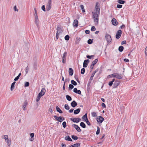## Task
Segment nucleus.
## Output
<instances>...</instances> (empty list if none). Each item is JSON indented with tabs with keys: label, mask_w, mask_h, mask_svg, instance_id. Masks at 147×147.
Returning <instances> with one entry per match:
<instances>
[{
	"label": "nucleus",
	"mask_w": 147,
	"mask_h": 147,
	"mask_svg": "<svg viewBox=\"0 0 147 147\" xmlns=\"http://www.w3.org/2000/svg\"><path fill=\"white\" fill-rule=\"evenodd\" d=\"M100 7L97 5V3L96 5L95 12L93 13V18L95 25H97L98 22V15L100 14Z\"/></svg>",
	"instance_id": "f257e3e1"
},
{
	"label": "nucleus",
	"mask_w": 147,
	"mask_h": 147,
	"mask_svg": "<svg viewBox=\"0 0 147 147\" xmlns=\"http://www.w3.org/2000/svg\"><path fill=\"white\" fill-rule=\"evenodd\" d=\"M112 76L113 77L118 79H121L122 78V76L121 74H119L118 73H115L109 75V76Z\"/></svg>",
	"instance_id": "f03ea898"
},
{
	"label": "nucleus",
	"mask_w": 147,
	"mask_h": 147,
	"mask_svg": "<svg viewBox=\"0 0 147 147\" xmlns=\"http://www.w3.org/2000/svg\"><path fill=\"white\" fill-rule=\"evenodd\" d=\"M105 37L108 43H109L111 42L112 39L110 35L106 33Z\"/></svg>",
	"instance_id": "7ed1b4c3"
},
{
	"label": "nucleus",
	"mask_w": 147,
	"mask_h": 147,
	"mask_svg": "<svg viewBox=\"0 0 147 147\" xmlns=\"http://www.w3.org/2000/svg\"><path fill=\"white\" fill-rule=\"evenodd\" d=\"M51 0H49L46 6L47 11H49L51 9Z\"/></svg>",
	"instance_id": "20e7f679"
},
{
	"label": "nucleus",
	"mask_w": 147,
	"mask_h": 147,
	"mask_svg": "<svg viewBox=\"0 0 147 147\" xmlns=\"http://www.w3.org/2000/svg\"><path fill=\"white\" fill-rule=\"evenodd\" d=\"M54 117L57 121L61 122L64 119V118H62L61 116L58 117L56 116H54Z\"/></svg>",
	"instance_id": "39448f33"
},
{
	"label": "nucleus",
	"mask_w": 147,
	"mask_h": 147,
	"mask_svg": "<svg viewBox=\"0 0 147 147\" xmlns=\"http://www.w3.org/2000/svg\"><path fill=\"white\" fill-rule=\"evenodd\" d=\"M96 120L98 123H101L104 121V119L102 117L99 116V117L97 118L96 119Z\"/></svg>",
	"instance_id": "423d86ee"
},
{
	"label": "nucleus",
	"mask_w": 147,
	"mask_h": 147,
	"mask_svg": "<svg viewBox=\"0 0 147 147\" xmlns=\"http://www.w3.org/2000/svg\"><path fill=\"white\" fill-rule=\"evenodd\" d=\"M122 31L121 30H119L117 32L116 35V38L117 39H118L120 38L121 34Z\"/></svg>",
	"instance_id": "0eeeda50"
},
{
	"label": "nucleus",
	"mask_w": 147,
	"mask_h": 147,
	"mask_svg": "<svg viewBox=\"0 0 147 147\" xmlns=\"http://www.w3.org/2000/svg\"><path fill=\"white\" fill-rule=\"evenodd\" d=\"M71 120L74 122L78 123L81 121V119L79 118H72L71 119Z\"/></svg>",
	"instance_id": "6e6552de"
},
{
	"label": "nucleus",
	"mask_w": 147,
	"mask_h": 147,
	"mask_svg": "<svg viewBox=\"0 0 147 147\" xmlns=\"http://www.w3.org/2000/svg\"><path fill=\"white\" fill-rule=\"evenodd\" d=\"M72 126L74 127L78 132H80L81 131L80 128L77 125L74 124L72 125Z\"/></svg>",
	"instance_id": "1a4fd4ad"
},
{
	"label": "nucleus",
	"mask_w": 147,
	"mask_h": 147,
	"mask_svg": "<svg viewBox=\"0 0 147 147\" xmlns=\"http://www.w3.org/2000/svg\"><path fill=\"white\" fill-rule=\"evenodd\" d=\"M35 19L34 22L36 26L38 27L39 25V20L38 18V16H35Z\"/></svg>",
	"instance_id": "9d476101"
},
{
	"label": "nucleus",
	"mask_w": 147,
	"mask_h": 147,
	"mask_svg": "<svg viewBox=\"0 0 147 147\" xmlns=\"http://www.w3.org/2000/svg\"><path fill=\"white\" fill-rule=\"evenodd\" d=\"M119 82L117 81L116 80L114 83L113 86V88H116L119 85Z\"/></svg>",
	"instance_id": "9b49d317"
},
{
	"label": "nucleus",
	"mask_w": 147,
	"mask_h": 147,
	"mask_svg": "<svg viewBox=\"0 0 147 147\" xmlns=\"http://www.w3.org/2000/svg\"><path fill=\"white\" fill-rule=\"evenodd\" d=\"M112 24L114 26H116L117 24V22L115 18H113L111 21Z\"/></svg>",
	"instance_id": "f8f14e48"
},
{
	"label": "nucleus",
	"mask_w": 147,
	"mask_h": 147,
	"mask_svg": "<svg viewBox=\"0 0 147 147\" xmlns=\"http://www.w3.org/2000/svg\"><path fill=\"white\" fill-rule=\"evenodd\" d=\"M74 92L78 94H81V91L80 90H78L76 88H74L73 90Z\"/></svg>",
	"instance_id": "ddd939ff"
},
{
	"label": "nucleus",
	"mask_w": 147,
	"mask_h": 147,
	"mask_svg": "<svg viewBox=\"0 0 147 147\" xmlns=\"http://www.w3.org/2000/svg\"><path fill=\"white\" fill-rule=\"evenodd\" d=\"M73 25L74 26L77 27L78 26V21L76 19L74 21Z\"/></svg>",
	"instance_id": "4468645a"
},
{
	"label": "nucleus",
	"mask_w": 147,
	"mask_h": 147,
	"mask_svg": "<svg viewBox=\"0 0 147 147\" xmlns=\"http://www.w3.org/2000/svg\"><path fill=\"white\" fill-rule=\"evenodd\" d=\"M57 32L56 34H59L60 33L62 32V31L61 30V28L59 27H57Z\"/></svg>",
	"instance_id": "2eb2a0df"
},
{
	"label": "nucleus",
	"mask_w": 147,
	"mask_h": 147,
	"mask_svg": "<svg viewBox=\"0 0 147 147\" xmlns=\"http://www.w3.org/2000/svg\"><path fill=\"white\" fill-rule=\"evenodd\" d=\"M80 144L79 143H77L70 146L69 147H80Z\"/></svg>",
	"instance_id": "dca6fc26"
},
{
	"label": "nucleus",
	"mask_w": 147,
	"mask_h": 147,
	"mask_svg": "<svg viewBox=\"0 0 147 147\" xmlns=\"http://www.w3.org/2000/svg\"><path fill=\"white\" fill-rule=\"evenodd\" d=\"M74 73L73 70L71 68H70L69 69V73L70 76H72L73 75Z\"/></svg>",
	"instance_id": "f3484780"
},
{
	"label": "nucleus",
	"mask_w": 147,
	"mask_h": 147,
	"mask_svg": "<svg viewBox=\"0 0 147 147\" xmlns=\"http://www.w3.org/2000/svg\"><path fill=\"white\" fill-rule=\"evenodd\" d=\"M77 104V102L75 101H73L71 103V105L73 107H76Z\"/></svg>",
	"instance_id": "a211bd4d"
},
{
	"label": "nucleus",
	"mask_w": 147,
	"mask_h": 147,
	"mask_svg": "<svg viewBox=\"0 0 147 147\" xmlns=\"http://www.w3.org/2000/svg\"><path fill=\"white\" fill-rule=\"evenodd\" d=\"M37 63L36 62H34L33 64V68L34 69L36 70L37 69Z\"/></svg>",
	"instance_id": "6ab92c4d"
},
{
	"label": "nucleus",
	"mask_w": 147,
	"mask_h": 147,
	"mask_svg": "<svg viewBox=\"0 0 147 147\" xmlns=\"http://www.w3.org/2000/svg\"><path fill=\"white\" fill-rule=\"evenodd\" d=\"M80 108H79L74 111V113L75 114H77L80 112Z\"/></svg>",
	"instance_id": "aec40b11"
},
{
	"label": "nucleus",
	"mask_w": 147,
	"mask_h": 147,
	"mask_svg": "<svg viewBox=\"0 0 147 147\" xmlns=\"http://www.w3.org/2000/svg\"><path fill=\"white\" fill-rule=\"evenodd\" d=\"M5 141L7 143L8 146H9L11 145V139H8L7 140H5Z\"/></svg>",
	"instance_id": "412c9836"
},
{
	"label": "nucleus",
	"mask_w": 147,
	"mask_h": 147,
	"mask_svg": "<svg viewBox=\"0 0 147 147\" xmlns=\"http://www.w3.org/2000/svg\"><path fill=\"white\" fill-rule=\"evenodd\" d=\"M82 118L84 120V121H85L86 120L88 119L87 117V114L86 113L84 115H83L82 116Z\"/></svg>",
	"instance_id": "4be33fe9"
},
{
	"label": "nucleus",
	"mask_w": 147,
	"mask_h": 147,
	"mask_svg": "<svg viewBox=\"0 0 147 147\" xmlns=\"http://www.w3.org/2000/svg\"><path fill=\"white\" fill-rule=\"evenodd\" d=\"M16 82H13L11 86V90L12 91L14 88V85L16 83Z\"/></svg>",
	"instance_id": "5701e85b"
},
{
	"label": "nucleus",
	"mask_w": 147,
	"mask_h": 147,
	"mask_svg": "<svg viewBox=\"0 0 147 147\" xmlns=\"http://www.w3.org/2000/svg\"><path fill=\"white\" fill-rule=\"evenodd\" d=\"M65 139L66 140H67L70 141H72V140L71 139L69 136H66L65 138Z\"/></svg>",
	"instance_id": "b1692460"
},
{
	"label": "nucleus",
	"mask_w": 147,
	"mask_h": 147,
	"mask_svg": "<svg viewBox=\"0 0 147 147\" xmlns=\"http://www.w3.org/2000/svg\"><path fill=\"white\" fill-rule=\"evenodd\" d=\"M97 71V70H96L95 71H94L92 74L91 76V77L90 78V80H93V77L95 74L96 73V72Z\"/></svg>",
	"instance_id": "393cba45"
},
{
	"label": "nucleus",
	"mask_w": 147,
	"mask_h": 147,
	"mask_svg": "<svg viewBox=\"0 0 147 147\" xmlns=\"http://www.w3.org/2000/svg\"><path fill=\"white\" fill-rule=\"evenodd\" d=\"M80 126L84 128H86V125L83 122H81L80 123Z\"/></svg>",
	"instance_id": "a878e982"
},
{
	"label": "nucleus",
	"mask_w": 147,
	"mask_h": 147,
	"mask_svg": "<svg viewBox=\"0 0 147 147\" xmlns=\"http://www.w3.org/2000/svg\"><path fill=\"white\" fill-rule=\"evenodd\" d=\"M56 109L57 111L59 112L60 113H63L62 111L57 106L56 107Z\"/></svg>",
	"instance_id": "bb28decb"
},
{
	"label": "nucleus",
	"mask_w": 147,
	"mask_h": 147,
	"mask_svg": "<svg viewBox=\"0 0 147 147\" xmlns=\"http://www.w3.org/2000/svg\"><path fill=\"white\" fill-rule=\"evenodd\" d=\"M27 102L26 101H25L24 104V105L23 106V109L24 110H26V106L27 104Z\"/></svg>",
	"instance_id": "cd10ccee"
},
{
	"label": "nucleus",
	"mask_w": 147,
	"mask_h": 147,
	"mask_svg": "<svg viewBox=\"0 0 147 147\" xmlns=\"http://www.w3.org/2000/svg\"><path fill=\"white\" fill-rule=\"evenodd\" d=\"M88 65V63L86 62V61H84L83 64V67H86Z\"/></svg>",
	"instance_id": "c85d7f7f"
},
{
	"label": "nucleus",
	"mask_w": 147,
	"mask_h": 147,
	"mask_svg": "<svg viewBox=\"0 0 147 147\" xmlns=\"http://www.w3.org/2000/svg\"><path fill=\"white\" fill-rule=\"evenodd\" d=\"M117 1L118 3L121 4H124L125 2L124 1L122 0H118Z\"/></svg>",
	"instance_id": "c756f323"
},
{
	"label": "nucleus",
	"mask_w": 147,
	"mask_h": 147,
	"mask_svg": "<svg viewBox=\"0 0 147 147\" xmlns=\"http://www.w3.org/2000/svg\"><path fill=\"white\" fill-rule=\"evenodd\" d=\"M66 98L67 99L68 101H70L72 100V98L71 97L68 95H67L66 96Z\"/></svg>",
	"instance_id": "7c9ffc66"
},
{
	"label": "nucleus",
	"mask_w": 147,
	"mask_h": 147,
	"mask_svg": "<svg viewBox=\"0 0 147 147\" xmlns=\"http://www.w3.org/2000/svg\"><path fill=\"white\" fill-rule=\"evenodd\" d=\"M123 49V47L122 46H121L119 47L118 49L119 51L120 52H122Z\"/></svg>",
	"instance_id": "2f4dec72"
},
{
	"label": "nucleus",
	"mask_w": 147,
	"mask_h": 147,
	"mask_svg": "<svg viewBox=\"0 0 147 147\" xmlns=\"http://www.w3.org/2000/svg\"><path fill=\"white\" fill-rule=\"evenodd\" d=\"M115 81V79H113L112 80V81L110 82L109 83V85L110 86H112L113 84V82Z\"/></svg>",
	"instance_id": "473e14b6"
},
{
	"label": "nucleus",
	"mask_w": 147,
	"mask_h": 147,
	"mask_svg": "<svg viewBox=\"0 0 147 147\" xmlns=\"http://www.w3.org/2000/svg\"><path fill=\"white\" fill-rule=\"evenodd\" d=\"M98 59H95L92 63V65H95L98 62Z\"/></svg>",
	"instance_id": "72a5a7b5"
},
{
	"label": "nucleus",
	"mask_w": 147,
	"mask_h": 147,
	"mask_svg": "<svg viewBox=\"0 0 147 147\" xmlns=\"http://www.w3.org/2000/svg\"><path fill=\"white\" fill-rule=\"evenodd\" d=\"M71 137L73 139L75 140H76L78 139V137L76 136L72 135L71 136Z\"/></svg>",
	"instance_id": "f704fd0d"
},
{
	"label": "nucleus",
	"mask_w": 147,
	"mask_h": 147,
	"mask_svg": "<svg viewBox=\"0 0 147 147\" xmlns=\"http://www.w3.org/2000/svg\"><path fill=\"white\" fill-rule=\"evenodd\" d=\"M71 83L74 86H76L77 85V83L74 80H72L71 81Z\"/></svg>",
	"instance_id": "c9c22d12"
},
{
	"label": "nucleus",
	"mask_w": 147,
	"mask_h": 147,
	"mask_svg": "<svg viewBox=\"0 0 147 147\" xmlns=\"http://www.w3.org/2000/svg\"><path fill=\"white\" fill-rule=\"evenodd\" d=\"M92 116L93 117H96L97 116L96 113L95 112H92L91 113Z\"/></svg>",
	"instance_id": "e433bc0d"
},
{
	"label": "nucleus",
	"mask_w": 147,
	"mask_h": 147,
	"mask_svg": "<svg viewBox=\"0 0 147 147\" xmlns=\"http://www.w3.org/2000/svg\"><path fill=\"white\" fill-rule=\"evenodd\" d=\"M80 7L81 9H82V12H85V11L84 8V5H80Z\"/></svg>",
	"instance_id": "4c0bfd02"
},
{
	"label": "nucleus",
	"mask_w": 147,
	"mask_h": 147,
	"mask_svg": "<svg viewBox=\"0 0 147 147\" xmlns=\"http://www.w3.org/2000/svg\"><path fill=\"white\" fill-rule=\"evenodd\" d=\"M65 109L67 110H68L69 109V107L67 104H65Z\"/></svg>",
	"instance_id": "58836bf2"
},
{
	"label": "nucleus",
	"mask_w": 147,
	"mask_h": 147,
	"mask_svg": "<svg viewBox=\"0 0 147 147\" xmlns=\"http://www.w3.org/2000/svg\"><path fill=\"white\" fill-rule=\"evenodd\" d=\"M67 55V53L65 52L63 54L62 59H66V57Z\"/></svg>",
	"instance_id": "ea45409f"
},
{
	"label": "nucleus",
	"mask_w": 147,
	"mask_h": 147,
	"mask_svg": "<svg viewBox=\"0 0 147 147\" xmlns=\"http://www.w3.org/2000/svg\"><path fill=\"white\" fill-rule=\"evenodd\" d=\"M45 91L46 90L44 88H42L40 92L44 94H45Z\"/></svg>",
	"instance_id": "a19ab883"
},
{
	"label": "nucleus",
	"mask_w": 147,
	"mask_h": 147,
	"mask_svg": "<svg viewBox=\"0 0 147 147\" xmlns=\"http://www.w3.org/2000/svg\"><path fill=\"white\" fill-rule=\"evenodd\" d=\"M62 125L63 127L65 128L66 127V122L64 121L62 123Z\"/></svg>",
	"instance_id": "79ce46f5"
},
{
	"label": "nucleus",
	"mask_w": 147,
	"mask_h": 147,
	"mask_svg": "<svg viewBox=\"0 0 147 147\" xmlns=\"http://www.w3.org/2000/svg\"><path fill=\"white\" fill-rule=\"evenodd\" d=\"M85 69L84 68H82L81 71V73L82 74H84L85 72Z\"/></svg>",
	"instance_id": "37998d69"
},
{
	"label": "nucleus",
	"mask_w": 147,
	"mask_h": 147,
	"mask_svg": "<svg viewBox=\"0 0 147 147\" xmlns=\"http://www.w3.org/2000/svg\"><path fill=\"white\" fill-rule=\"evenodd\" d=\"M92 40H92L91 39H89L88 41V44H90L92 43Z\"/></svg>",
	"instance_id": "c03bdc74"
},
{
	"label": "nucleus",
	"mask_w": 147,
	"mask_h": 147,
	"mask_svg": "<svg viewBox=\"0 0 147 147\" xmlns=\"http://www.w3.org/2000/svg\"><path fill=\"white\" fill-rule=\"evenodd\" d=\"M100 132V130L99 127H98L97 131L96 132V135H98L99 134Z\"/></svg>",
	"instance_id": "a18cd8bd"
},
{
	"label": "nucleus",
	"mask_w": 147,
	"mask_h": 147,
	"mask_svg": "<svg viewBox=\"0 0 147 147\" xmlns=\"http://www.w3.org/2000/svg\"><path fill=\"white\" fill-rule=\"evenodd\" d=\"M69 36L68 35L65 36V39L66 40H69Z\"/></svg>",
	"instance_id": "49530a36"
},
{
	"label": "nucleus",
	"mask_w": 147,
	"mask_h": 147,
	"mask_svg": "<svg viewBox=\"0 0 147 147\" xmlns=\"http://www.w3.org/2000/svg\"><path fill=\"white\" fill-rule=\"evenodd\" d=\"M74 86L72 84H70L69 85V89H72L74 88Z\"/></svg>",
	"instance_id": "de8ad7c7"
},
{
	"label": "nucleus",
	"mask_w": 147,
	"mask_h": 147,
	"mask_svg": "<svg viewBox=\"0 0 147 147\" xmlns=\"http://www.w3.org/2000/svg\"><path fill=\"white\" fill-rule=\"evenodd\" d=\"M85 121L86 123L88 125H91V124L90 123V122L88 120V119L86 120L85 121Z\"/></svg>",
	"instance_id": "09e8293b"
},
{
	"label": "nucleus",
	"mask_w": 147,
	"mask_h": 147,
	"mask_svg": "<svg viewBox=\"0 0 147 147\" xmlns=\"http://www.w3.org/2000/svg\"><path fill=\"white\" fill-rule=\"evenodd\" d=\"M3 138L5 140L8 139V136L7 135H5L3 136Z\"/></svg>",
	"instance_id": "8fccbe9b"
},
{
	"label": "nucleus",
	"mask_w": 147,
	"mask_h": 147,
	"mask_svg": "<svg viewBox=\"0 0 147 147\" xmlns=\"http://www.w3.org/2000/svg\"><path fill=\"white\" fill-rule=\"evenodd\" d=\"M91 30L92 31H94L96 30V28L95 26H92L91 27Z\"/></svg>",
	"instance_id": "3c124183"
},
{
	"label": "nucleus",
	"mask_w": 147,
	"mask_h": 147,
	"mask_svg": "<svg viewBox=\"0 0 147 147\" xmlns=\"http://www.w3.org/2000/svg\"><path fill=\"white\" fill-rule=\"evenodd\" d=\"M86 57L87 58L89 59H91L92 58V57H94V55H91V56L87 55Z\"/></svg>",
	"instance_id": "603ef678"
},
{
	"label": "nucleus",
	"mask_w": 147,
	"mask_h": 147,
	"mask_svg": "<svg viewBox=\"0 0 147 147\" xmlns=\"http://www.w3.org/2000/svg\"><path fill=\"white\" fill-rule=\"evenodd\" d=\"M28 70H29V67L28 66H27L26 68V74H27L28 72Z\"/></svg>",
	"instance_id": "864d4df0"
},
{
	"label": "nucleus",
	"mask_w": 147,
	"mask_h": 147,
	"mask_svg": "<svg viewBox=\"0 0 147 147\" xmlns=\"http://www.w3.org/2000/svg\"><path fill=\"white\" fill-rule=\"evenodd\" d=\"M42 9L44 11H45L46 9L45 6L44 5H43L42 7Z\"/></svg>",
	"instance_id": "5fc2aeb1"
},
{
	"label": "nucleus",
	"mask_w": 147,
	"mask_h": 147,
	"mask_svg": "<svg viewBox=\"0 0 147 147\" xmlns=\"http://www.w3.org/2000/svg\"><path fill=\"white\" fill-rule=\"evenodd\" d=\"M40 98L41 97L38 96L36 99V101L37 102L39 100H40Z\"/></svg>",
	"instance_id": "6e6d98bb"
},
{
	"label": "nucleus",
	"mask_w": 147,
	"mask_h": 147,
	"mask_svg": "<svg viewBox=\"0 0 147 147\" xmlns=\"http://www.w3.org/2000/svg\"><path fill=\"white\" fill-rule=\"evenodd\" d=\"M13 9L14 11H18L19 10L18 9H17L16 6V5H15L13 7Z\"/></svg>",
	"instance_id": "4d7b16f0"
},
{
	"label": "nucleus",
	"mask_w": 147,
	"mask_h": 147,
	"mask_svg": "<svg viewBox=\"0 0 147 147\" xmlns=\"http://www.w3.org/2000/svg\"><path fill=\"white\" fill-rule=\"evenodd\" d=\"M34 11H35V14H34V16H37V11L36 9L35 8L34 9Z\"/></svg>",
	"instance_id": "13d9d810"
},
{
	"label": "nucleus",
	"mask_w": 147,
	"mask_h": 147,
	"mask_svg": "<svg viewBox=\"0 0 147 147\" xmlns=\"http://www.w3.org/2000/svg\"><path fill=\"white\" fill-rule=\"evenodd\" d=\"M29 85V83L28 82H26L25 83V87L28 86Z\"/></svg>",
	"instance_id": "bf43d9fd"
},
{
	"label": "nucleus",
	"mask_w": 147,
	"mask_h": 147,
	"mask_svg": "<svg viewBox=\"0 0 147 147\" xmlns=\"http://www.w3.org/2000/svg\"><path fill=\"white\" fill-rule=\"evenodd\" d=\"M122 7V5H121L118 4L117 5V7L118 8H121Z\"/></svg>",
	"instance_id": "052dcab7"
},
{
	"label": "nucleus",
	"mask_w": 147,
	"mask_h": 147,
	"mask_svg": "<svg viewBox=\"0 0 147 147\" xmlns=\"http://www.w3.org/2000/svg\"><path fill=\"white\" fill-rule=\"evenodd\" d=\"M44 94L40 92L39 93L38 96H40V97L42 96L43 95H44Z\"/></svg>",
	"instance_id": "680f3d73"
},
{
	"label": "nucleus",
	"mask_w": 147,
	"mask_h": 147,
	"mask_svg": "<svg viewBox=\"0 0 147 147\" xmlns=\"http://www.w3.org/2000/svg\"><path fill=\"white\" fill-rule=\"evenodd\" d=\"M19 77L18 76L16 77L14 79V80L15 81H17L18 79H19Z\"/></svg>",
	"instance_id": "e2e57ef3"
},
{
	"label": "nucleus",
	"mask_w": 147,
	"mask_h": 147,
	"mask_svg": "<svg viewBox=\"0 0 147 147\" xmlns=\"http://www.w3.org/2000/svg\"><path fill=\"white\" fill-rule=\"evenodd\" d=\"M30 136L31 138H33L34 136V133H32L30 134Z\"/></svg>",
	"instance_id": "0e129e2a"
},
{
	"label": "nucleus",
	"mask_w": 147,
	"mask_h": 147,
	"mask_svg": "<svg viewBox=\"0 0 147 147\" xmlns=\"http://www.w3.org/2000/svg\"><path fill=\"white\" fill-rule=\"evenodd\" d=\"M145 53L146 56H147V46L145 48Z\"/></svg>",
	"instance_id": "69168bd1"
},
{
	"label": "nucleus",
	"mask_w": 147,
	"mask_h": 147,
	"mask_svg": "<svg viewBox=\"0 0 147 147\" xmlns=\"http://www.w3.org/2000/svg\"><path fill=\"white\" fill-rule=\"evenodd\" d=\"M101 106L102 107H104L105 108L106 107V105L104 103H102Z\"/></svg>",
	"instance_id": "338daca9"
},
{
	"label": "nucleus",
	"mask_w": 147,
	"mask_h": 147,
	"mask_svg": "<svg viewBox=\"0 0 147 147\" xmlns=\"http://www.w3.org/2000/svg\"><path fill=\"white\" fill-rule=\"evenodd\" d=\"M90 31L89 30H85V33L86 34H88L89 33H90Z\"/></svg>",
	"instance_id": "774afa93"
}]
</instances>
